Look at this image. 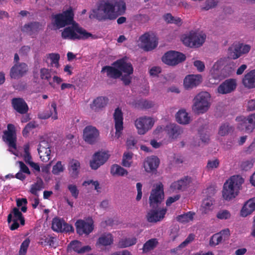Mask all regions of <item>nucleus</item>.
I'll return each instance as SVG.
<instances>
[{
    "label": "nucleus",
    "instance_id": "obj_15",
    "mask_svg": "<svg viewBox=\"0 0 255 255\" xmlns=\"http://www.w3.org/2000/svg\"><path fill=\"white\" fill-rule=\"evenodd\" d=\"M154 125L152 119L149 117H140L135 121V126L139 134H145Z\"/></svg>",
    "mask_w": 255,
    "mask_h": 255
},
{
    "label": "nucleus",
    "instance_id": "obj_52",
    "mask_svg": "<svg viewBox=\"0 0 255 255\" xmlns=\"http://www.w3.org/2000/svg\"><path fill=\"white\" fill-rule=\"evenodd\" d=\"M30 243V240L26 239L21 244L19 252L20 255H24L27 251V248Z\"/></svg>",
    "mask_w": 255,
    "mask_h": 255
},
{
    "label": "nucleus",
    "instance_id": "obj_17",
    "mask_svg": "<svg viewBox=\"0 0 255 255\" xmlns=\"http://www.w3.org/2000/svg\"><path fill=\"white\" fill-rule=\"evenodd\" d=\"M28 70V66L26 63H17L11 67L9 75L12 79H18L24 76Z\"/></svg>",
    "mask_w": 255,
    "mask_h": 255
},
{
    "label": "nucleus",
    "instance_id": "obj_50",
    "mask_svg": "<svg viewBox=\"0 0 255 255\" xmlns=\"http://www.w3.org/2000/svg\"><path fill=\"white\" fill-rule=\"evenodd\" d=\"M219 164L220 161L218 159L209 160L206 165V168L208 170H213L218 168L219 166Z\"/></svg>",
    "mask_w": 255,
    "mask_h": 255
},
{
    "label": "nucleus",
    "instance_id": "obj_38",
    "mask_svg": "<svg viewBox=\"0 0 255 255\" xmlns=\"http://www.w3.org/2000/svg\"><path fill=\"white\" fill-rule=\"evenodd\" d=\"M80 163L79 161L73 159L70 162L69 171L70 175L73 178H76L79 172Z\"/></svg>",
    "mask_w": 255,
    "mask_h": 255
},
{
    "label": "nucleus",
    "instance_id": "obj_18",
    "mask_svg": "<svg viewBox=\"0 0 255 255\" xmlns=\"http://www.w3.org/2000/svg\"><path fill=\"white\" fill-rule=\"evenodd\" d=\"M236 87V80L235 79H228L219 86L217 88V91L221 94H227L234 91Z\"/></svg>",
    "mask_w": 255,
    "mask_h": 255
},
{
    "label": "nucleus",
    "instance_id": "obj_61",
    "mask_svg": "<svg viewBox=\"0 0 255 255\" xmlns=\"http://www.w3.org/2000/svg\"><path fill=\"white\" fill-rule=\"evenodd\" d=\"M17 163L19 165L20 167V171L26 173L28 175L30 174V171L28 167L22 162V161H17Z\"/></svg>",
    "mask_w": 255,
    "mask_h": 255
},
{
    "label": "nucleus",
    "instance_id": "obj_44",
    "mask_svg": "<svg viewBox=\"0 0 255 255\" xmlns=\"http://www.w3.org/2000/svg\"><path fill=\"white\" fill-rule=\"evenodd\" d=\"M46 57L47 58H49L51 61L50 64V67H55L56 68H58L59 67V61L60 60V56L58 53H49L46 55Z\"/></svg>",
    "mask_w": 255,
    "mask_h": 255
},
{
    "label": "nucleus",
    "instance_id": "obj_40",
    "mask_svg": "<svg viewBox=\"0 0 255 255\" xmlns=\"http://www.w3.org/2000/svg\"><path fill=\"white\" fill-rule=\"evenodd\" d=\"M135 108L140 109H148L153 107V104L151 101L143 99L136 101L133 104Z\"/></svg>",
    "mask_w": 255,
    "mask_h": 255
},
{
    "label": "nucleus",
    "instance_id": "obj_43",
    "mask_svg": "<svg viewBox=\"0 0 255 255\" xmlns=\"http://www.w3.org/2000/svg\"><path fill=\"white\" fill-rule=\"evenodd\" d=\"M44 188V184L41 178L37 179L36 183L31 185L30 192L31 194L38 196V191Z\"/></svg>",
    "mask_w": 255,
    "mask_h": 255
},
{
    "label": "nucleus",
    "instance_id": "obj_33",
    "mask_svg": "<svg viewBox=\"0 0 255 255\" xmlns=\"http://www.w3.org/2000/svg\"><path fill=\"white\" fill-rule=\"evenodd\" d=\"M82 243L77 240L72 241L68 245V248L70 247L74 252L78 254H83L89 252L91 248L89 246H82Z\"/></svg>",
    "mask_w": 255,
    "mask_h": 255
},
{
    "label": "nucleus",
    "instance_id": "obj_22",
    "mask_svg": "<svg viewBox=\"0 0 255 255\" xmlns=\"http://www.w3.org/2000/svg\"><path fill=\"white\" fill-rule=\"evenodd\" d=\"M11 105L15 111L22 115L26 114L29 110L27 103L21 98H13L11 100Z\"/></svg>",
    "mask_w": 255,
    "mask_h": 255
},
{
    "label": "nucleus",
    "instance_id": "obj_14",
    "mask_svg": "<svg viewBox=\"0 0 255 255\" xmlns=\"http://www.w3.org/2000/svg\"><path fill=\"white\" fill-rule=\"evenodd\" d=\"M139 40L145 51H151L158 44L157 39L153 33L146 32L139 37Z\"/></svg>",
    "mask_w": 255,
    "mask_h": 255
},
{
    "label": "nucleus",
    "instance_id": "obj_63",
    "mask_svg": "<svg viewBox=\"0 0 255 255\" xmlns=\"http://www.w3.org/2000/svg\"><path fill=\"white\" fill-rule=\"evenodd\" d=\"M248 111H253L255 110V100L252 99L248 101L247 106Z\"/></svg>",
    "mask_w": 255,
    "mask_h": 255
},
{
    "label": "nucleus",
    "instance_id": "obj_6",
    "mask_svg": "<svg viewBox=\"0 0 255 255\" xmlns=\"http://www.w3.org/2000/svg\"><path fill=\"white\" fill-rule=\"evenodd\" d=\"M236 121L238 122V128L247 132H251L255 128V113L247 117H237Z\"/></svg>",
    "mask_w": 255,
    "mask_h": 255
},
{
    "label": "nucleus",
    "instance_id": "obj_42",
    "mask_svg": "<svg viewBox=\"0 0 255 255\" xmlns=\"http://www.w3.org/2000/svg\"><path fill=\"white\" fill-rule=\"evenodd\" d=\"M235 64L234 62L227 63L222 69L221 73L224 77H227L231 75L235 71Z\"/></svg>",
    "mask_w": 255,
    "mask_h": 255
},
{
    "label": "nucleus",
    "instance_id": "obj_47",
    "mask_svg": "<svg viewBox=\"0 0 255 255\" xmlns=\"http://www.w3.org/2000/svg\"><path fill=\"white\" fill-rule=\"evenodd\" d=\"M136 241V239L134 237L125 238L120 241L119 246L121 248H125L135 245Z\"/></svg>",
    "mask_w": 255,
    "mask_h": 255
},
{
    "label": "nucleus",
    "instance_id": "obj_53",
    "mask_svg": "<svg viewBox=\"0 0 255 255\" xmlns=\"http://www.w3.org/2000/svg\"><path fill=\"white\" fill-rule=\"evenodd\" d=\"M40 77L43 80H49L51 78L50 72L48 69L43 68L40 69Z\"/></svg>",
    "mask_w": 255,
    "mask_h": 255
},
{
    "label": "nucleus",
    "instance_id": "obj_24",
    "mask_svg": "<svg viewBox=\"0 0 255 255\" xmlns=\"http://www.w3.org/2000/svg\"><path fill=\"white\" fill-rule=\"evenodd\" d=\"M15 134L14 125L11 124H8L7 131L4 132V135L5 136V140L8 142V146L15 149L16 148V139Z\"/></svg>",
    "mask_w": 255,
    "mask_h": 255
},
{
    "label": "nucleus",
    "instance_id": "obj_32",
    "mask_svg": "<svg viewBox=\"0 0 255 255\" xmlns=\"http://www.w3.org/2000/svg\"><path fill=\"white\" fill-rule=\"evenodd\" d=\"M255 210V197L247 201L241 211V215L246 217Z\"/></svg>",
    "mask_w": 255,
    "mask_h": 255
},
{
    "label": "nucleus",
    "instance_id": "obj_64",
    "mask_svg": "<svg viewBox=\"0 0 255 255\" xmlns=\"http://www.w3.org/2000/svg\"><path fill=\"white\" fill-rule=\"evenodd\" d=\"M110 255H132V254L128 251L124 250L114 252Z\"/></svg>",
    "mask_w": 255,
    "mask_h": 255
},
{
    "label": "nucleus",
    "instance_id": "obj_29",
    "mask_svg": "<svg viewBox=\"0 0 255 255\" xmlns=\"http://www.w3.org/2000/svg\"><path fill=\"white\" fill-rule=\"evenodd\" d=\"M108 101V98L106 97H98L91 104V108L95 112H99L106 106Z\"/></svg>",
    "mask_w": 255,
    "mask_h": 255
},
{
    "label": "nucleus",
    "instance_id": "obj_58",
    "mask_svg": "<svg viewBox=\"0 0 255 255\" xmlns=\"http://www.w3.org/2000/svg\"><path fill=\"white\" fill-rule=\"evenodd\" d=\"M45 245H48L50 247L55 248L57 247L55 238L51 236H48L44 239Z\"/></svg>",
    "mask_w": 255,
    "mask_h": 255
},
{
    "label": "nucleus",
    "instance_id": "obj_45",
    "mask_svg": "<svg viewBox=\"0 0 255 255\" xmlns=\"http://www.w3.org/2000/svg\"><path fill=\"white\" fill-rule=\"evenodd\" d=\"M194 214V213L191 212H188L183 214L178 215L176 219L177 221L180 223H188L193 220Z\"/></svg>",
    "mask_w": 255,
    "mask_h": 255
},
{
    "label": "nucleus",
    "instance_id": "obj_37",
    "mask_svg": "<svg viewBox=\"0 0 255 255\" xmlns=\"http://www.w3.org/2000/svg\"><path fill=\"white\" fill-rule=\"evenodd\" d=\"M176 119L178 123L183 125L189 124L190 120L188 113L184 110H180L177 113Z\"/></svg>",
    "mask_w": 255,
    "mask_h": 255
},
{
    "label": "nucleus",
    "instance_id": "obj_10",
    "mask_svg": "<svg viewBox=\"0 0 255 255\" xmlns=\"http://www.w3.org/2000/svg\"><path fill=\"white\" fill-rule=\"evenodd\" d=\"M110 156L108 151H99L95 152L92 156V159L90 161L91 168L97 170L106 163Z\"/></svg>",
    "mask_w": 255,
    "mask_h": 255
},
{
    "label": "nucleus",
    "instance_id": "obj_19",
    "mask_svg": "<svg viewBox=\"0 0 255 255\" xmlns=\"http://www.w3.org/2000/svg\"><path fill=\"white\" fill-rule=\"evenodd\" d=\"M115 128L116 129L115 135L119 138L123 130V114L121 109L117 108L114 114Z\"/></svg>",
    "mask_w": 255,
    "mask_h": 255
},
{
    "label": "nucleus",
    "instance_id": "obj_35",
    "mask_svg": "<svg viewBox=\"0 0 255 255\" xmlns=\"http://www.w3.org/2000/svg\"><path fill=\"white\" fill-rule=\"evenodd\" d=\"M114 239L110 233L102 234L98 239L96 245L99 246H108L113 244Z\"/></svg>",
    "mask_w": 255,
    "mask_h": 255
},
{
    "label": "nucleus",
    "instance_id": "obj_60",
    "mask_svg": "<svg viewBox=\"0 0 255 255\" xmlns=\"http://www.w3.org/2000/svg\"><path fill=\"white\" fill-rule=\"evenodd\" d=\"M161 72V70L160 67L158 66H153L150 69L149 73L151 76L155 77L157 76Z\"/></svg>",
    "mask_w": 255,
    "mask_h": 255
},
{
    "label": "nucleus",
    "instance_id": "obj_3",
    "mask_svg": "<svg viewBox=\"0 0 255 255\" xmlns=\"http://www.w3.org/2000/svg\"><path fill=\"white\" fill-rule=\"evenodd\" d=\"M164 193L163 185L160 182L157 184L154 188L152 189L149 197V204L150 207L152 208L147 213L146 218L150 223H156L162 220L166 213L167 209L165 208H153L158 206L164 199Z\"/></svg>",
    "mask_w": 255,
    "mask_h": 255
},
{
    "label": "nucleus",
    "instance_id": "obj_30",
    "mask_svg": "<svg viewBox=\"0 0 255 255\" xmlns=\"http://www.w3.org/2000/svg\"><path fill=\"white\" fill-rule=\"evenodd\" d=\"M165 131L170 138H176L183 132L182 128L175 124H169L165 128Z\"/></svg>",
    "mask_w": 255,
    "mask_h": 255
},
{
    "label": "nucleus",
    "instance_id": "obj_57",
    "mask_svg": "<svg viewBox=\"0 0 255 255\" xmlns=\"http://www.w3.org/2000/svg\"><path fill=\"white\" fill-rule=\"evenodd\" d=\"M68 189L70 192L72 197L77 199L79 194V191L75 185L69 184L68 186Z\"/></svg>",
    "mask_w": 255,
    "mask_h": 255
},
{
    "label": "nucleus",
    "instance_id": "obj_39",
    "mask_svg": "<svg viewBox=\"0 0 255 255\" xmlns=\"http://www.w3.org/2000/svg\"><path fill=\"white\" fill-rule=\"evenodd\" d=\"M111 174L113 176H123L128 174V171L118 164H113L111 167Z\"/></svg>",
    "mask_w": 255,
    "mask_h": 255
},
{
    "label": "nucleus",
    "instance_id": "obj_7",
    "mask_svg": "<svg viewBox=\"0 0 255 255\" xmlns=\"http://www.w3.org/2000/svg\"><path fill=\"white\" fill-rule=\"evenodd\" d=\"M206 38V35L204 33L191 31L183 38V42L186 46L191 48L199 47L204 43Z\"/></svg>",
    "mask_w": 255,
    "mask_h": 255
},
{
    "label": "nucleus",
    "instance_id": "obj_4",
    "mask_svg": "<svg viewBox=\"0 0 255 255\" xmlns=\"http://www.w3.org/2000/svg\"><path fill=\"white\" fill-rule=\"evenodd\" d=\"M244 179L240 175H234L227 180L224 184L222 191L223 198L230 201L235 198L242 189Z\"/></svg>",
    "mask_w": 255,
    "mask_h": 255
},
{
    "label": "nucleus",
    "instance_id": "obj_27",
    "mask_svg": "<svg viewBox=\"0 0 255 255\" xmlns=\"http://www.w3.org/2000/svg\"><path fill=\"white\" fill-rule=\"evenodd\" d=\"M159 164V160L156 156L147 157L145 160L143 166L145 170L150 172L156 169Z\"/></svg>",
    "mask_w": 255,
    "mask_h": 255
},
{
    "label": "nucleus",
    "instance_id": "obj_51",
    "mask_svg": "<svg viewBox=\"0 0 255 255\" xmlns=\"http://www.w3.org/2000/svg\"><path fill=\"white\" fill-rule=\"evenodd\" d=\"M216 217L220 220H227L231 217L230 212L227 210H223L219 211L217 214Z\"/></svg>",
    "mask_w": 255,
    "mask_h": 255
},
{
    "label": "nucleus",
    "instance_id": "obj_8",
    "mask_svg": "<svg viewBox=\"0 0 255 255\" xmlns=\"http://www.w3.org/2000/svg\"><path fill=\"white\" fill-rule=\"evenodd\" d=\"M185 60L184 54L173 50L167 51L162 57V62L169 66H175Z\"/></svg>",
    "mask_w": 255,
    "mask_h": 255
},
{
    "label": "nucleus",
    "instance_id": "obj_59",
    "mask_svg": "<svg viewBox=\"0 0 255 255\" xmlns=\"http://www.w3.org/2000/svg\"><path fill=\"white\" fill-rule=\"evenodd\" d=\"M213 205V200L210 198L205 199L202 203V207L205 209L204 212L205 213H207V210L209 209Z\"/></svg>",
    "mask_w": 255,
    "mask_h": 255
},
{
    "label": "nucleus",
    "instance_id": "obj_56",
    "mask_svg": "<svg viewBox=\"0 0 255 255\" xmlns=\"http://www.w3.org/2000/svg\"><path fill=\"white\" fill-rule=\"evenodd\" d=\"M217 5V2L216 0H207L205 3V6L202 7V9L208 10L210 9L215 7Z\"/></svg>",
    "mask_w": 255,
    "mask_h": 255
},
{
    "label": "nucleus",
    "instance_id": "obj_1",
    "mask_svg": "<svg viewBox=\"0 0 255 255\" xmlns=\"http://www.w3.org/2000/svg\"><path fill=\"white\" fill-rule=\"evenodd\" d=\"M74 18V12L71 7L52 16V24L57 29L65 27L61 32V37L63 39L75 40L97 38L96 35L80 26Z\"/></svg>",
    "mask_w": 255,
    "mask_h": 255
},
{
    "label": "nucleus",
    "instance_id": "obj_16",
    "mask_svg": "<svg viewBox=\"0 0 255 255\" xmlns=\"http://www.w3.org/2000/svg\"><path fill=\"white\" fill-rule=\"evenodd\" d=\"M52 230L57 232H73V227L66 223L63 219L56 217L53 219L52 223Z\"/></svg>",
    "mask_w": 255,
    "mask_h": 255
},
{
    "label": "nucleus",
    "instance_id": "obj_34",
    "mask_svg": "<svg viewBox=\"0 0 255 255\" xmlns=\"http://www.w3.org/2000/svg\"><path fill=\"white\" fill-rule=\"evenodd\" d=\"M39 118L41 119L46 120L50 117L54 120L58 119V115L57 112V105L55 102H53L51 103V109L49 111L44 112L39 115Z\"/></svg>",
    "mask_w": 255,
    "mask_h": 255
},
{
    "label": "nucleus",
    "instance_id": "obj_13",
    "mask_svg": "<svg viewBox=\"0 0 255 255\" xmlns=\"http://www.w3.org/2000/svg\"><path fill=\"white\" fill-rule=\"evenodd\" d=\"M251 50V46L243 43H238L229 48V56L237 59L244 54H247Z\"/></svg>",
    "mask_w": 255,
    "mask_h": 255
},
{
    "label": "nucleus",
    "instance_id": "obj_55",
    "mask_svg": "<svg viewBox=\"0 0 255 255\" xmlns=\"http://www.w3.org/2000/svg\"><path fill=\"white\" fill-rule=\"evenodd\" d=\"M64 170L63 166L61 161H58L55 165L53 166L52 173L55 175H58Z\"/></svg>",
    "mask_w": 255,
    "mask_h": 255
},
{
    "label": "nucleus",
    "instance_id": "obj_2",
    "mask_svg": "<svg viewBox=\"0 0 255 255\" xmlns=\"http://www.w3.org/2000/svg\"><path fill=\"white\" fill-rule=\"evenodd\" d=\"M126 10V4L124 0H103L93 12L99 20H115L124 14Z\"/></svg>",
    "mask_w": 255,
    "mask_h": 255
},
{
    "label": "nucleus",
    "instance_id": "obj_21",
    "mask_svg": "<svg viewBox=\"0 0 255 255\" xmlns=\"http://www.w3.org/2000/svg\"><path fill=\"white\" fill-rule=\"evenodd\" d=\"M202 78L201 75H188L184 79V86L186 89H192L197 87L202 82Z\"/></svg>",
    "mask_w": 255,
    "mask_h": 255
},
{
    "label": "nucleus",
    "instance_id": "obj_11",
    "mask_svg": "<svg viewBox=\"0 0 255 255\" xmlns=\"http://www.w3.org/2000/svg\"><path fill=\"white\" fill-rule=\"evenodd\" d=\"M99 135V130L94 126H87L83 129V138L90 144H95L98 141Z\"/></svg>",
    "mask_w": 255,
    "mask_h": 255
},
{
    "label": "nucleus",
    "instance_id": "obj_28",
    "mask_svg": "<svg viewBox=\"0 0 255 255\" xmlns=\"http://www.w3.org/2000/svg\"><path fill=\"white\" fill-rule=\"evenodd\" d=\"M191 181V177L185 176L183 179L172 183L170 185V188L173 190L183 191L189 186Z\"/></svg>",
    "mask_w": 255,
    "mask_h": 255
},
{
    "label": "nucleus",
    "instance_id": "obj_20",
    "mask_svg": "<svg viewBox=\"0 0 255 255\" xmlns=\"http://www.w3.org/2000/svg\"><path fill=\"white\" fill-rule=\"evenodd\" d=\"M113 65L118 68L123 73L125 74L131 75L133 72V68L132 64L128 62L125 58L117 60L113 63Z\"/></svg>",
    "mask_w": 255,
    "mask_h": 255
},
{
    "label": "nucleus",
    "instance_id": "obj_5",
    "mask_svg": "<svg viewBox=\"0 0 255 255\" xmlns=\"http://www.w3.org/2000/svg\"><path fill=\"white\" fill-rule=\"evenodd\" d=\"M210 95L208 92H202L196 95L193 99V110L197 114H204L210 107Z\"/></svg>",
    "mask_w": 255,
    "mask_h": 255
},
{
    "label": "nucleus",
    "instance_id": "obj_49",
    "mask_svg": "<svg viewBox=\"0 0 255 255\" xmlns=\"http://www.w3.org/2000/svg\"><path fill=\"white\" fill-rule=\"evenodd\" d=\"M232 129V128L229 126V124L225 123L222 124L220 127L218 133L221 136H225Z\"/></svg>",
    "mask_w": 255,
    "mask_h": 255
},
{
    "label": "nucleus",
    "instance_id": "obj_12",
    "mask_svg": "<svg viewBox=\"0 0 255 255\" xmlns=\"http://www.w3.org/2000/svg\"><path fill=\"white\" fill-rule=\"evenodd\" d=\"M77 233L82 236L83 235H88L92 233L94 230V222L92 219H90L88 221L83 220H78L75 224Z\"/></svg>",
    "mask_w": 255,
    "mask_h": 255
},
{
    "label": "nucleus",
    "instance_id": "obj_62",
    "mask_svg": "<svg viewBox=\"0 0 255 255\" xmlns=\"http://www.w3.org/2000/svg\"><path fill=\"white\" fill-rule=\"evenodd\" d=\"M194 65L197 68L199 72H202L204 70L205 65L204 63L200 60H196L194 62Z\"/></svg>",
    "mask_w": 255,
    "mask_h": 255
},
{
    "label": "nucleus",
    "instance_id": "obj_48",
    "mask_svg": "<svg viewBox=\"0 0 255 255\" xmlns=\"http://www.w3.org/2000/svg\"><path fill=\"white\" fill-rule=\"evenodd\" d=\"M133 153L131 152H126L124 153L122 159V165L126 167H129L132 163Z\"/></svg>",
    "mask_w": 255,
    "mask_h": 255
},
{
    "label": "nucleus",
    "instance_id": "obj_36",
    "mask_svg": "<svg viewBox=\"0 0 255 255\" xmlns=\"http://www.w3.org/2000/svg\"><path fill=\"white\" fill-rule=\"evenodd\" d=\"M40 24L38 22H31L24 25L21 30L29 35L38 32L40 29Z\"/></svg>",
    "mask_w": 255,
    "mask_h": 255
},
{
    "label": "nucleus",
    "instance_id": "obj_26",
    "mask_svg": "<svg viewBox=\"0 0 255 255\" xmlns=\"http://www.w3.org/2000/svg\"><path fill=\"white\" fill-rule=\"evenodd\" d=\"M221 63V61H217L214 64L213 67L210 70L209 80L212 84L217 83L222 78V73L219 70V66Z\"/></svg>",
    "mask_w": 255,
    "mask_h": 255
},
{
    "label": "nucleus",
    "instance_id": "obj_9",
    "mask_svg": "<svg viewBox=\"0 0 255 255\" xmlns=\"http://www.w3.org/2000/svg\"><path fill=\"white\" fill-rule=\"evenodd\" d=\"M20 221V223L22 226L25 224V219L21 212L17 208H14L11 213L9 214L7 216V222L10 223L12 222L9 229L11 231L15 230L18 228L19 225L18 221Z\"/></svg>",
    "mask_w": 255,
    "mask_h": 255
},
{
    "label": "nucleus",
    "instance_id": "obj_46",
    "mask_svg": "<svg viewBox=\"0 0 255 255\" xmlns=\"http://www.w3.org/2000/svg\"><path fill=\"white\" fill-rule=\"evenodd\" d=\"M38 154L41 160L43 162H47L51 158V149L47 148H38Z\"/></svg>",
    "mask_w": 255,
    "mask_h": 255
},
{
    "label": "nucleus",
    "instance_id": "obj_41",
    "mask_svg": "<svg viewBox=\"0 0 255 255\" xmlns=\"http://www.w3.org/2000/svg\"><path fill=\"white\" fill-rule=\"evenodd\" d=\"M158 240L156 238L151 239L146 241L143 245L142 251L143 253H147L153 250L158 245Z\"/></svg>",
    "mask_w": 255,
    "mask_h": 255
},
{
    "label": "nucleus",
    "instance_id": "obj_31",
    "mask_svg": "<svg viewBox=\"0 0 255 255\" xmlns=\"http://www.w3.org/2000/svg\"><path fill=\"white\" fill-rule=\"evenodd\" d=\"M101 72H106L107 77L113 79H117L122 76L121 71L114 66H105L102 68Z\"/></svg>",
    "mask_w": 255,
    "mask_h": 255
},
{
    "label": "nucleus",
    "instance_id": "obj_23",
    "mask_svg": "<svg viewBox=\"0 0 255 255\" xmlns=\"http://www.w3.org/2000/svg\"><path fill=\"white\" fill-rule=\"evenodd\" d=\"M230 235L229 229L223 230L219 233L215 234L210 238L209 244L211 246H215L219 245L223 241L228 240Z\"/></svg>",
    "mask_w": 255,
    "mask_h": 255
},
{
    "label": "nucleus",
    "instance_id": "obj_25",
    "mask_svg": "<svg viewBox=\"0 0 255 255\" xmlns=\"http://www.w3.org/2000/svg\"><path fill=\"white\" fill-rule=\"evenodd\" d=\"M242 84L248 89L255 88V69L251 70L244 76Z\"/></svg>",
    "mask_w": 255,
    "mask_h": 255
},
{
    "label": "nucleus",
    "instance_id": "obj_54",
    "mask_svg": "<svg viewBox=\"0 0 255 255\" xmlns=\"http://www.w3.org/2000/svg\"><path fill=\"white\" fill-rule=\"evenodd\" d=\"M253 164H254V161L252 159L247 160L245 161H243L242 162L241 165V167L242 169L245 170V171H248V170L251 169L253 167Z\"/></svg>",
    "mask_w": 255,
    "mask_h": 255
}]
</instances>
